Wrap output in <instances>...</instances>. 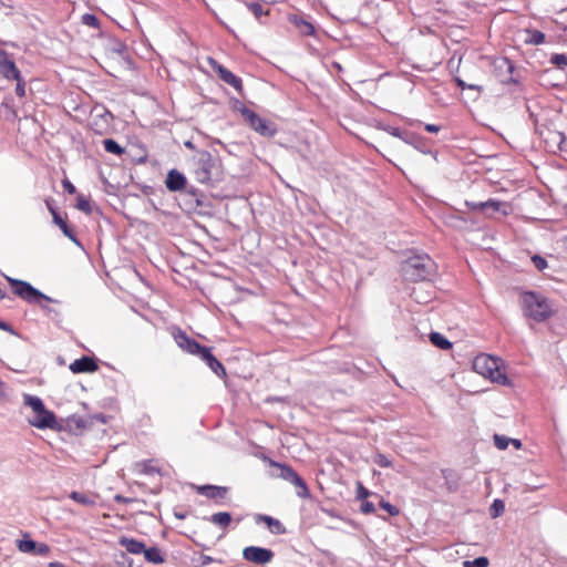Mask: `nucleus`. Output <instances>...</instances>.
I'll list each match as a JSON object with an SVG mask.
<instances>
[{"label": "nucleus", "instance_id": "39", "mask_svg": "<svg viewBox=\"0 0 567 567\" xmlns=\"http://www.w3.org/2000/svg\"><path fill=\"white\" fill-rule=\"evenodd\" d=\"M532 261L538 270H544L547 267V261L542 256H533Z\"/></svg>", "mask_w": 567, "mask_h": 567}, {"label": "nucleus", "instance_id": "1", "mask_svg": "<svg viewBox=\"0 0 567 567\" xmlns=\"http://www.w3.org/2000/svg\"><path fill=\"white\" fill-rule=\"evenodd\" d=\"M23 404L35 414L28 420L31 426L39 430H58L60 427L54 412L48 410L39 396L25 393L23 394Z\"/></svg>", "mask_w": 567, "mask_h": 567}, {"label": "nucleus", "instance_id": "35", "mask_svg": "<svg viewBox=\"0 0 567 567\" xmlns=\"http://www.w3.org/2000/svg\"><path fill=\"white\" fill-rule=\"evenodd\" d=\"M494 443H495V446L497 449L505 450V449H507V446L509 444V439L504 436V435L495 434L494 435Z\"/></svg>", "mask_w": 567, "mask_h": 567}, {"label": "nucleus", "instance_id": "15", "mask_svg": "<svg viewBox=\"0 0 567 567\" xmlns=\"http://www.w3.org/2000/svg\"><path fill=\"white\" fill-rule=\"evenodd\" d=\"M197 493L207 498L220 501L228 494V488L225 486L202 485L197 486Z\"/></svg>", "mask_w": 567, "mask_h": 567}, {"label": "nucleus", "instance_id": "17", "mask_svg": "<svg viewBox=\"0 0 567 567\" xmlns=\"http://www.w3.org/2000/svg\"><path fill=\"white\" fill-rule=\"evenodd\" d=\"M208 520L212 524L218 526L219 528L226 529L230 525L233 518H231V515L229 513H227V512H219V513L213 514L208 518Z\"/></svg>", "mask_w": 567, "mask_h": 567}, {"label": "nucleus", "instance_id": "12", "mask_svg": "<svg viewBox=\"0 0 567 567\" xmlns=\"http://www.w3.org/2000/svg\"><path fill=\"white\" fill-rule=\"evenodd\" d=\"M209 62L210 65L213 66V70L219 75L220 80L233 86L236 91H241V80L238 76H236L233 72H230L216 61L210 59Z\"/></svg>", "mask_w": 567, "mask_h": 567}, {"label": "nucleus", "instance_id": "47", "mask_svg": "<svg viewBox=\"0 0 567 567\" xmlns=\"http://www.w3.org/2000/svg\"><path fill=\"white\" fill-rule=\"evenodd\" d=\"M185 184H186L185 176L179 174V190H182L184 188Z\"/></svg>", "mask_w": 567, "mask_h": 567}, {"label": "nucleus", "instance_id": "16", "mask_svg": "<svg viewBox=\"0 0 567 567\" xmlns=\"http://www.w3.org/2000/svg\"><path fill=\"white\" fill-rule=\"evenodd\" d=\"M118 544L133 555L143 554L145 550V544L143 542L126 536H121Z\"/></svg>", "mask_w": 567, "mask_h": 567}, {"label": "nucleus", "instance_id": "51", "mask_svg": "<svg viewBox=\"0 0 567 567\" xmlns=\"http://www.w3.org/2000/svg\"><path fill=\"white\" fill-rule=\"evenodd\" d=\"M467 89H471V90H477V91H480V90H481V86H480V85H476V84H467Z\"/></svg>", "mask_w": 567, "mask_h": 567}, {"label": "nucleus", "instance_id": "26", "mask_svg": "<svg viewBox=\"0 0 567 567\" xmlns=\"http://www.w3.org/2000/svg\"><path fill=\"white\" fill-rule=\"evenodd\" d=\"M386 131L398 137V138H401L402 141H404L405 143L408 144H412L413 143V140H414V135L411 134V133H406V132H402L400 128L398 127H388Z\"/></svg>", "mask_w": 567, "mask_h": 567}, {"label": "nucleus", "instance_id": "46", "mask_svg": "<svg viewBox=\"0 0 567 567\" xmlns=\"http://www.w3.org/2000/svg\"><path fill=\"white\" fill-rule=\"evenodd\" d=\"M509 443H512L517 450L522 447V443L517 439H509Z\"/></svg>", "mask_w": 567, "mask_h": 567}, {"label": "nucleus", "instance_id": "42", "mask_svg": "<svg viewBox=\"0 0 567 567\" xmlns=\"http://www.w3.org/2000/svg\"><path fill=\"white\" fill-rule=\"evenodd\" d=\"M62 186L63 189L71 195H74L76 193L75 186L68 178L62 181Z\"/></svg>", "mask_w": 567, "mask_h": 567}, {"label": "nucleus", "instance_id": "10", "mask_svg": "<svg viewBox=\"0 0 567 567\" xmlns=\"http://www.w3.org/2000/svg\"><path fill=\"white\" fill-rule=\"evenodd\" d=\"M243 557L250 563L256 565H265L272 560L274 553L264 547L248 546L243 550Z\"/></svg>", "mask_w": 567, "mask_h": 567}, {"label": "nucleus", "instance_id": "30", "mask_svg": "<svg viewBox=\"0 0 567 567\" xmlns=\"http://www.w3.org/2000/svg\"><path fill=\"white\" fill-rule=\"evenodd\" d=\"M166 186L172 192L177 190V169L169 171L167 178H166Z\"/></svg>", "mask_w": 567, "mask_h": 567}, {"label": "nucleus", "instance_id": "21", "mask_svg": "<svg viewBox=\"0 0 567 567\" xmlns=\"http://www.w3.org/2000/svg\"><path fill=\"white\" fill-rule=\"evenodd\" d=\"M135 471L142 474L158 473V468L153 464V461H141L135 463Z\"/></svg>", "mask_w": 567, "mask_h": 567}, {"label": "nucleus", "instance_id": "19", "mask_svg": "<svg viewBox=\"0 0 567 567\" xmlns=\"http://www.w3.org/2000/svg\"><path fill=\"white\" fill-rule=\"evenodd\" d=\"M262 519L272 534L280 535L286 533V527L278 519L270 516H262Z\"/></svg>", "mask_w": 567, "mask_h": 567}, {"label": "nucleus", "instance_id": "28", "mask_svg": "<svg viewBox=\"0 0 567 567\" xmlns=\"http://www.w3.org/2000/svg\"><path fill=\"white\" fill-rule=\"evenodd\" d=\"M75 207L85 214L92 213V206H91L90 200L81 194L78 195V197H76V206Z\"/></svg>", "mask_w": 567, "mask_h": 567}, {"label": "nucleus", "instance_id": "33", "mask_svg": "<svg viewBox=\"0 0 567 567\" xmlns=\"http://www.w3.org/2000/svg\"><path fill=\"white\" fill-rule=\"evenodd\" d=\"M550 62L556 65L557 68H565L567 66V55L566 54H554L550 58Z\"/></svg>", "mask_w": 567, "mask_h": 567}, {"label": "nucleus", "instance_id": "2", "mask_svg": "<svg viewBox=\"0 0 567 567\" xmlns=\"http://www.w3.org/2000/svg\"><path fill=\"white\" fill-rule=\"evenodd\" d=\"M401 271L410 281L429 280L434 275V262L427 255H415L402 264Z\"/></svg>", "mask_w": 567, "mask_h": 567}, {"label": "nucleus", "instance_id": "24", "mask_svg": "<svg viewBox=\"0 0 567 567\" xmlns=\"http://www.w3.org/2000/svg\"><path fill=\"white\" fill-rule=\"evenodd\" d=\"M103 145L106 152L115 154V155H122L124 153V148L114 140L106 138L103 141Z\"/></svg>", "mask_w": 567, "mask_h": 567}, {"label": "nucleus", "instance_id": "43", "mask_svg": "<svg viewBox=\"0 0 567 567\" xmlns=\"http://www.w3.org/2000/svg\"><path fill=\"white\" fill-rule=\"evenodd\" d=\"M361 509L363 513L365 514H370V513H373L375 507H374V504L371 503V502H364L361 506Z\"/></svg>", "mask_w": 567, "mask_h": 567}, {"label": "nucleus", "instance_id": "11", "mask_svg": "<svg viewBox=\"0 0 567 567\" xmlns=\"http://www.w3.org/2000/svg\"><path fill=\"white\" fill-rule=\"evenodd\" d=\"M0 72L7 80L18 79L21 73L16 65L12 56L4 50L0 49Z\"/></svg>", "mask_w": 567, "mask_h": 567}, {"label": "nucleus", "instance_id": "45", "mask_svg": "<svg viewBox=\"0 0 567 567\" xmlns=\"http://www.w3.org/2000/svg\"><path fill=\"white\" fill-rule=\"evenodd\" d=\"M212 561H213V558L210 556L203 555L199 558L200 566H206V565L210 564Z\"/></svg>", "mask_w": 567, "mask_h": 567}, {"label": "nucleus", "instance_id": "13", "mask_svg": "<svg viewBox=\"0 0 567 567\" xmlns=\"http://www.w3.org/2000/svg\"><path fill=\"white\" fill-rule=\"evenodd\" d=\"M18 548L22 553H32L39 556H48L51 551L50 547L47 544L37 543L32 539L19 540Z\"/></svg>", "mask_w": 567, "mask_h": 567}, {"label": "nucleus", "instance_id": "14", "mask_svg": "<svg viewBox=\"0 0 567 567\" xmlns=\"http://www.w3.org/2000/svg\"><path fill=\"white\" fill-rule=\"evenodd\" d=\"M99 369L96 361L91 357H82L70 364L73 373H91Z\"/></svg>", "mask_w": 567, "mask_h": 567}, {"label": "nucleus", "instance_id": "49", "mask_svg": "<svg viewBox=\"0 0 567 567\" xmlns=\"http://www.w3.org/2000/svg\"><path fill=\"white\" fill-rule=\"evenodd\" d=\"M3 388H4V383L2 381H0V399L6 396Z\"/></svg>", "mask_w": 567, "mask_h": 567}, {"label": "nucleus", "instance_id": "54", "mask_svg": "<svg viewBox=\"0 0 567 567\" xmlns=\"http://www.w3.org/2000/svg\"><path fill=\"white\" fill-rule=\"evenodd\" d=\"M45 204H47V207H48V209H49V212H50V213H51V209H55V208L51 205L50 200H45Z\"/></svg>", "mask_w": 567, "mask_h": 567}, {"label": "nucleus", "instance_id": "38", "mask_svg": "<svg viewBox=\"0 0 567 567\" xmlns=\"http://www.w3.org/2000/svg\"><path fill=\"white\" fill-rule=\"evenodd\" d=\"M247 8L254 13L256 18H260L265 13L262 7L257 2L247 3Z\"/></svg>", "mask_w": 567, "mask_h": 567}, {"label": "nucleus", "instance_id": "37", "mask_svg": "<svg viewBox=\"0 0 567 567\" xmlns=\"http://www.w3.org/2000/svg\"><path fill=\"white\" fill-rule=\"evenodd\" d=\"M13 80L17 81L16 94L19 97L25 96V83H24L22 76L20 75L18 79H13Z\"/></svg>", "mask_w": 567, "mask_h": 567}, {"label": "nucleus", "instance_id": "44", "mask_svg": "<svg viewBox=\"0 0 567 567\" xmlns=\"http://www.w3.org/2000/svg\"><path fill=\"white\" fill-rule=\"evenodd\" d=\"M424 128L429 133H437L441 130V127L439 125H435V124H426L424 126Z\"/></svg>", "mask_w": 567, "mask_h": 567}, {"label": "nucleus", "instance_id": "31", "mask_svg": "<svg viewBox=\"0 0 567 567\" xmlns=\"http://www.w3.org/2000/svg\"><path fill=\"white\" fill-rule=\"evenodd\" d=\"M464 567H487L488 566V559L486 557H478L474 560H465L463 563Z\"/></svg>", "mask_w": 567, "mask_h": 567}, {"label": "nucleus", "instance_id": "4", "mask_svg": "<svg viewBox=\"0 0 567 567\" xmlns=\"http://www.w3.org/2000/svg\"><path fill=\"white\" fill-rule=\"evenodd\" d=\"M525 315L535 321H544L551 316L548 299L539 293L529 291L522 296Z\"/></svg>", "mask_w": 567, "mask_h": 567}, {"label": "nucleus", "instance_id": "52", "mask_svg": "<svg viewBox=\"0 0 567 567\" xmlns=\"http://www.w3.org/2000/svg\"><path fill=\"white\" fill-rule=\"evenodd\" d=\"M556 137H557L559 144H561L564 142V140H565V137H564V135L561 133H557Z\"/></svg>", "mask_w": 567, "mask_h": 567}, {"label": "nucleus", "instance_id": "50", "mask_svg": "<svg viewBox=\"0 0 567 567\" xmlns=\"http://www.w3.org/2000/svg\"><path fill=\"white\" fill-rule=\"evenodd\" d=\"M457 85H458L461 89H465V87H467V84H466L464 81L460 80V79L457 80Z\"/></svg>", "mask_w": 567, "mask_h": 567}, {"label": "nucleus", "instance_id": "48", "mask_svg": "<svg viewBox=\"0 0 567 567\" xmlns=\"http://www.w3.org/2000/svg\"><path fill=\"white\" fill-rule=\"evenodd\" d=\"M0 329L4 330V331H9L10 326L7 322L0 320Z\"/></svg>", "mask_w": 567, "mask_h": 567}, {"label": "nucleus", "instance_id": "29", "mask_svg": "<svg viewBox=\"0 0 567 567\" xmlns=\"http://www.w3.org/2000/svg\"><path fill=\"white\" fill-rule=\"evenodd\" d=\"M501 206H503V204L494 199H488L485 203L478 204L480 209L484 212H487L488 209H492L493 212H498L501 209Z\"/></svg>", "mask_w": 567, "mask_h": 567}, {"label": "nucleus", "instance_id": "36", "mask_svg": "<svg viewBox=\"0 0 567 567\" xmlns=\"http://www.w3.org/2000/svg\"><path fill=\"white\" fill-rule=\"evenodd\" d=\"M529 42L533 44H542L545 42V34L540 31L534 30L530 32Z\"/></svg>", "mask_w": 567, "mask_h": 567}, {"label": "nucleus", "instance_id": "6", "mask_svg": "<svg viewBox=\"0 0 567 567\" xmlns=\"http://www.w3.org/2000/svg\"><path fill=\"white\" fill-rule=\"evenodd\" d=\"M187 165L198 182L206 183L210 179V154L208 152L196 151L187 161Z\"/></svg>", "mask_w": 567, "mask_h": 567}, {"label": "nucleus", "instance_id": "25", "mask_svg": "<svg viewBox=\"0 0 567 567\" xmlns=\"http://www.w3.org/2000/svg\"><path fill=\"white\" fill-rule=\"evenodd\" d=\"M494 66L495 70L499 71L502 74H512L513 72L512 63L505 58L495 60Z\"/></svg>", "mask_w": 567, "mask_h": 567}, {"label": "nucleus", "instance_id": "27", "mask_svg": "<svg viewBox=\"0 0 567 567\" xmlns=\"http://www.w3.org/2000/svg\"><path fill=\"white\" fill-rule=\"evenodd\" d=\"M81 22L86 25V27H90V28H93V29H96V30H100L101 29V22L100 20L97 19L96 16L92 14V13H84L82 17H81Z\"/></svg>", "mask_w": 567, "mask_h": 567}, {"label": "nucleus", "instance_id": "32", "mask_svg": "<svg viewBox=\"0 0 567 567\" xmlns=\"http://www.w3.org/2000/svg\"><path fill=\"white\" fill-rule=\"evenodd\" d=\"M505 509V505L501 499H495L491 506V516L498 517Z\"/></svg>", "mask_w": 567, "mask_h": 567}, {"label": "nucleus", "instance_id": "34", "mask_svg": "<svg viewBox=\"0 0 567 567\" xmlns=\"http://www.w3.org/2000/svg\"><path fill=\"white\" fill-rule=\"evenodd\" d=\"M295 23L296 25L299 27L300 31L303 33V34H311L313 32V27L311 23L305 21V20H295Z\"/></svg>", "mask_w": 567, "mask_h": 567}, {"label": "nucleus", "instance_id": "9", "mask_svg": "<svg viewBox=\"0 0 567 567\" xmlns=\"http://www.w3.org/2000/svg\"><path fill=\"white\" fill-rule=\"evenodd\" d=\"M278 468V476L290 482L297 487V495L301 498H307L309 496V489L305 483V481L289 466L275 464Z\"/></svg>", "mask_w": 567, "mask_h": 567}, {"label": "nucleus", "instance_id": "22", "mask_svg": "<svg viewBox=\"0 0 567 567\" xmlns=\"http://www.w3.org/2000/svg\"><path fill=\"white\" fill-rule=\"evenodd\" d=\"M430 340L435 347L443 350H447L452 347V343L439 332H432L430 334Z\"/></svg>", "mask_w": 567, "mask_h": 567}, {"label": "nucleus", "instance_id": "40", "mask_svg": "<svg viewBox=\"0 0 567 567\" xmlns=\"http://www.w3.org/2000/svg\"><path fill=\"white\" fill-rule=\"evenodd\" d=\"M380 506L381 508H383L384 511H386L390 515L394 516V515H398L399 514V509L393 506L392 504H390L389 502H385V501H381L380 502Z\"/></svg>", "mask_w": 567, "mask_h": 567}, {"label": "nucleus", "instance_id": "7", "mask_svg": "<svg viewBox=\"0 0 567 567\" xmlns=\"http://www.w3.org/2000/svg\"><path fill=\"white\" fill-rule=\"evenodd\" d=\"M7 279L12 288V292L28 302H40L42 299H49L27 281L10 277H7Z\"/></svg>", "mask_w": 567, "mask_h": 567}, {"label": "nucleus", "instance_id": "55", "mask_svg": "<svg viewBox=\"0 0 567 567\" xmlns=\"http://www.w3.org/2000/svg\"><path fill=\"white\" fill-rule=\"evenodd\" d=\"M184 144H185L186 147H188L190 150L194 148L193 143L190 141H186Z\"/></svg>", "mask_w": 567, "mask_h": 567}, {"label": "nucleus", "instance_id": "3", "mask_svg": "<svg viewBox=\"0 0 567 567\" xmlns=\"http://www.w3.org/2000/svg\"><path fill=\"white\" fill-rule=\"evenodd\" d=\"M179 349L189 354L199 357L217 375L226 374L223 364L212 354L210 350L200 346L197 341L190 339L186 333L179 330Z\"/></svg>", "mask_w": 567, "mask_h": 567}, {"label": "nucleus", "instance_id": "8", "mask_svg": "<svg viewBox=\"0 0 567 567\" xmlns=\"http://www.w3.org/2000/svg\"><path fill=\"white\" fill-rule=\"evenodd\" d=\"M241 115L252 130L262 136H272L276 133L275 126L267 120L261 118L254 111L243 107Z\"/></svg>", "mask_w": 567, "mask_h": 567}, {"label": "nucleus", "instance_id": "23", "mask_svg": "<svg viewBox=\"0 0 567 567\" xmlns=\"http://www.w3.org/2000/svg\"><path fill=\"white\" fill-rule=\"evenodd\" d=\"M70 498H72L74 502L81 504V505H84V506H94L95 505V501L90 497L89 495L84 494V493H80V492H76V491H73L70 493Z\"/></svg>", "mask_w": 567, "mask_h": 567}, {"label": "nucleus", "instance_id": "20", "mask_svg": "<svg viewBox=\"0 0 567 567\" xmlns=\"http://www.w3.org/2000/svg\"><path fill=\"white\" fill-rule=\"evenodd\" d=\"M143 554H144L145 559L148 563L161 564L164 561L161 550L157 547H151V548L145 547V550L143 551Z\"/></svg>", "mask_w": 567, "mask_h": 567}, {"label": "nucleus", "instance_id": "41", "mask_svg": "<svg viewBox=\"0 0 567 567\" xmlns=\"http://www.w3.org/2000/svg\"><path fill=\"white\" fill-rule=\"evenodd\" d=\"M374 462L381 467H390L391 461L383 454H378L374 458Z\"/></svg>", "mask_w": 567, "mask_h": 567}, {"label": "nucleus", "instance_id": "5", "mask_svg": "<svg viewBox=\"0 0 567 567\" xmlns=\"http://www.w3.org/2000/svg\"><path fill=\"white\" fill-rule=\"evenodd\" d=\"M473 369L476 373L491 379L499 384L507 382V377L501 370L499 359L482 353L473 361Z\"/></svg>", "mask_w": 567, "mask_h": 567}, {"label": "nucleus", "instance_id": "53", "mask_svg": "<svg viewBox=\"0 0 567 567\" xmlns=\"http://www.w3.org/2000/svg\"><path fill=\"white\" fill-rule=\"evenodd\" d=\"M367 495H368V491H365L363 487H361L359 496L360 497H365Z\"/></svg>", "mask_w": 567, "mask_h": 567}, {"label": "nucleus", "instance_id": "18", "mask_svg": "<svg viewBox=\"0 0 567 567\" xmlns=\"http://www.w3.org/2000/svg\"><path fill=\"white\" fill-rule=\"evenodd\" d=\"M51 215L53 218L54 224H56L62 233L73 241H75V235L72 228L69 227L66 221L59 215V213L55 209H51Z\"/></svg>", "mask_w": 567, "mask_h": 567}]
</instances>
